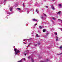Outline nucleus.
<instances>
[{"label": "nucleus", "mask_w": 62, "mask_h": 62, "mask_svg": "<svg viewBox=\"0 0 62 62\" xmlns=\"http://www.w3.org/2000/svg\"><path fill=\"white\" fill-rule=\"evenodd\" d=\"M20 51L19 50H17L16 52V53L15 54H17L18 53H20Z\"/></svg>", "instance_id": "f257e3e1"}, {"label": "nucleus", "mask_w": 62, "mask_h": 62, "mask_svg": "<svg viewBox=\"0 0 62 62\" xmlns=\"http://www.w3.org/2000/svg\"><path fill=\"white\" fill-rule=\"evenodd\" d=\"M32 20L33 21H34L35 22H37V20L35 19H32Z\"/></svg>", "instance_id": "f03ea898"}, {"label": "nucleus", "mask_w": 62, "mask_h": 62, "mask_svg": "<svg viewBox=\"0 0 62 62\" xmlns=\"http://www.w3.org/2000/svg\"><path fill=\"white\" fill-rule=\"evenodd\" d=\"M52 8L53 10H54V7L53 5L52 6Z\"/></svg>", "instance_id": "7ed1b4c3"}, {"label": "nucleus", "mask_w": 62, "mask_h": 62, "mask_svg": "<svg viewBox=\"0 0 62 62\" xmlns=\"http://www.w3.org/2000/svg\"><path fill=\"white\" fill-rule=\"evenodd\" d=\"M59 6H60L59 7V8H60V7H62L61 4H59Z\"/></svg>", "instance_id": "20e7f679"}, {"label": "nucleus", "mask_w": 62, "mask_h": 62, "mask_svg": "<svg viewBox=\"0 0 62 62\" xmlns=\"http://www.w3.org/2000/svg\"><path fill=\"white\" fill-rule=\"evenodd\" d=\"M56 41H57L58 40V38L57 36H56Z\"/></svg>", "instance_id": "39448f33"}, {"label": "nucleus", "mask_w": 62, "mask_h": 62, "mask_svg": "<svg viewBox=\"0 0 62 62\" xmlns=\"http://www.w3.org/2000/svg\"><path fill=\"white\" fill-rule=\"evenodd\" d=\"M60 13H61L60 11H59L58 12L57 14H58L60 15Z\"/></svg>", "instance_id": "423d86ee"}, {"label": "nucleus", "mask_w": 62, "mask_h": 62, "mask_svg": "<svg viewBox=\"0 0 62 62\" xmlns=\"http://www.w3.org/2000/svg\"><path fill=\"white\" fill-rule=\"evenodd\" d=\"M14 50L15 52H17V50H16V49L15 48L14 49Z\"/></svg>", "instance_id": "0eeeda50"}, {"label": "nucleus", "mask_w": 62, "mask_h": 62, "mask_svg": "<svg viewBox=\"0 0 62 62\" xmlns=\"http://www.w3.org/2000/svg\"><path fill=\"white\" fill-rule=\"evenodd\" d=\"M43 32H46V31H45V29H44L43 30Z\"/></svg>", "instance_id": "6e6552de"}, {"label": "nucleus", "mask_w": 62, "mask_h": 62, "mask_svg": "<svg viewBox=\"0 0 62 62\" xmlns=\"http://www.w3.org/2000/svg\"><path fill=\"white\" fill-rule=\"evenodd\" d=\"M46 36H48L49 34V33H46Z\"/></svg>", "instance_id": "1a4fd4ad"}, {"label": "nucleus", "mask_w": 62, "mask_h": 62, "mask_svg": "<svg viewBox=\"0 0 62 62\" xmlns=\"http://www.w3.org/2000/svg\"><path fill=\"white\" fill-rule=\"evenodd\" d=\"M31 60L32 62H34V60H33V58H31Z\"/></svg>", "instance_id": "9d476101"}, {"label": "nucleus", "mask_w": 62, "mask_h": 62, "mask_svg": "<svg viewBox=\"0 0 62 62\" xmlns=\"http://www.w3.org/2000/svg\"><path fill=\"white\" fill-rule=\"evenodd\" d=\"M36 36L37 37H39V36L38 34H37L36 35Z\"/></svg>", "instance_id": "9b49d317"}, {"label": "nucleus", "mask_w": 62, "mask_h": 62, "mask_svg": "<svg viewBox=\"0 0 62 62\" xmlns=\"http://www.w3.org/2000/svg\"><path fill=\"white\" fill-rule=\"evenodd\" d=\"M22 59H21V60L18 61V62H22Z\"/></svg>", "instance_id": "f8f14e48"}, {"label": "nucleus", "mask_w": 62, "mask_h": 62, "mask_svg": "<svg viewBox=\"0 0 62 62\" xmlns=\"http://www.w3.org/2000/svg\"><path fill=\"white\" fill-rule=\"evenodd\" d=\"M62 54V52L60 54H57V55H60V54Z\"/></svg>", "instance_id": "ddd939ff"}, {"label": "nucleus", "mask_w": 62, "mask_h": 62, "mask_svg": "<svg viewBox=\"0 0 62 62\" xmlns=\"http://www.w3.org/2000/svg\"><path fill=\"white\" fill-rule=\"evenodd\" d=\"M17 9L19 10H21V9L20 8H17Z\"/></svg>", "instance_id": "4468645a"}, {"label": "nucleus", "mask_w": 62, "mask_h": 62, "mask_svg": "<svg viewBox=\"0 0 62 62\" xmlns=\"http://www.w3.org/2000/svg\"><path fill=\"white\" fill-rule=\"evenodd\" d=\"M58 20L59 21H62L61 23H62V20H60V19H58Z\"/></svg>", "instance_id": "2eb2a0df"}, {"label": "nucleus", "mask_w": 62, "mask_h": 62, "mask_svg": "<svg viewBox=\"0 0 62 62\" xmlns=\"http://www.w3.org/2000/svg\"><path fill=\"white\" fill-rule=\"evenodd\" d=\"M44 15L45 16V17H46L47 16V15L45 14L44 13Z\"/></svg>", "instance_id": "dca6fc26"}, {"label": "nucleus", "mask_w": 62, "mask_h": 62, "mask_svg": "<svg viewBox=\"0 0 62 62\" xmlns=\"http://www.w3.org/2000/svg\"><path fill=\"white\" fill-rule=\"evenodd\" d=\"M12 10V8H11L10 9V11H11Z\"/></svg>", "instance_id": "f3484780"}, {"label": "nucleus", "mask_w": 62, "mask_h": 62, "mask_svg": "<svg viewBox=\"0 0 62 62\" xmlns=\"http://www.w3.org/2000/svg\"><path fill=\"white\" fill-rule=\"evenodd\" d=\"M50 60L48 59H47V60H46V61H47V62H48V61H49Z\"/></svg>", "instance_id": "a211bd4d"}, {"label": "nucleus", "mask_w": 62, "mask_h": 62, "mask_svg": "<svg viewBox=\"0 0 62 62\" xmlns=\"http://www.w3.org/2000/svg\"><path fill=\"white\" fill-rule=\"evenodd\" d=\"M39 28L40 29H42V27L41 26H39Z\"/></svg>", "instance_id": "6ab92c4d"}, {"label": "nucleus", "mask_w": 62, "mask_h": 62, "mask_svg": "<svg viewBox=\"0 0 62 62\" xmlns=\"http://www.w3.org/2000/svg\"><path fill=\"white\" fill-rule=\"evenodd\" d=\"M36 11L37 12H38V9H36Z\"/></svg>", "instance_id": "aec40b11"}, {"label": "nucleus", "mask_w": 62, "mask_h": 62, "mask_svg": "<svg viewBox=\"0 0 62 62\" xmlns=\"http://www.w3.org/2000/svg\"><path fill=\"white\" fill-rule=\"evenodd\" d=\"M61 48H62V46H61L60 47V49H61Z\"/></svg>", "instance_id": "412c9836"}, {"label": "nucleus", "mask_w": 62, "mask_h": 62, "mask_svg": "<svg viewBox=\"0 0 62 62\" xmlns=\"http://www.w3.org/2000/svg\"><path fill=\"white\" fill-rule=\"evenodd\" d=\"M53 20H55V18H54L53 17Z\"/></svg>", "instance_id": "4be33fe9"}, {"label": "nucleus", "mask_w": 62, "mask_h": 62, "mask_svg": "<svg viewBox=\"0 0 62 62\" xmlns=\"http://www.w3.org/2000/svg\"><path fill=\"white\" fill-rule=\"evenodd\" d=\"M55 35H57V33L56 32L55 33Z\"/></svg>", "instance_id": "5701e85b"}, {"label": "nucleus", "mask_w": 62, "mask_h": 62, "mask_svg": "<svg viewBox=\"0 0 62 62\" xmlns=\"http://www.w3.org/2000/svg\"><path fill=\"white\" fill-rule=\"evenodd\" d=\"M28 58H29V59H30V56L29 57H28Z\"/></svg>", "instance_id": "b1692460"}, {"label": "nucleus", "mask_w": 62, "mask_h": 62, "mask_svg": "<svg viewBox=\"0 0 62 62\" xmlns=\"http://www.w3.org/2000/svg\"><path fill=\"white\" fill-rule=\"evenodd\" d=\"M40 43H38V45H40Z\"/></svg>", "instance_id": "393cba45"}, {"label": "nucleus", "mask_w": 62, "mask_h": 62, "mask_svg": "<svg viewBox=\"0 0 62 62\" xmlns=\"http://www.w3.org/2000/svg\"><path fill=\"white\" fill-rule=\"evenodd\" d=\"M51 21H52V22H53V23H54V21H52V20Z\"/></svg>", "instance_id": "a878e982"}, {"label": "nucleus", "mask_w": 62, "mask_h": 62, "mask_svg": "<svg viewBox=\"0 0 62 62\" xmlns=\"http://www.w3.org/2000/svg\"><path fill=\"white\" fill-rule=\"evenodd\" d=\"M23 6L24 7V3H23Z\"/></svg>", "instance_id": "bb28decb"}, {"label": "nucleus", "mask_w": 62, "mask_h": 62, "mask_svg": "<svg viewBox=\"0 0 62 62\" xmlns=\"http://www.w3.org/2000/svg\"><path fill=\"white\" fill-rule=\"evenodd\" d=\"M37 25V24L36 23L34 25Z\"/></svg>", "instance_id": "cd10ccee"}, {"label": "nucleus", "mask_w": 62, "mask_h": 62, "mask_svg": "<svg viewBox=\"0 0 62 62\" xmlns=\"http://www.w3.org/2000/svg\"><path fill=\"white\" fill-rule=\"evenodd\" d=\"M46 8H48V6H46Z\"/></svg>", "instance_id": "c85d7f7f"}, {"label": "nucleus", "mask_w": 62, "mask_h": 62, "mask_svg": "<svg viewBox=\"0 0 62 62\" xmlns=\"http://www.w3.org/2000/svg\"><path fill=\"white\" fill-rule=\"evenodd\" d=\"M37 44H36V45H35V46H37Z\"/></svg>", "instance_id": "c756f323"}, {"label": "nucleus", "mask_w": 62, "mask_h": 62, "mask_svg": "<svg viewBox=\"0 0 62 62\" xmlns=\"http://www.w3.org/2000/svg\"><path fill=\"white\" fill-rule=\"evenodd\" d=\"M16 51H18V50L17 49H16Z\"/></svg>", "instance_id": "7c9ffc66"}, {"label": "nucleus", "mask_w": 62, "mask_h": 62, "mask_svg": "<svg viewBox=\"0 0 62 62\" xmlns=\"http://www.w3.org/2000/svg\"><path fill=\"white\" fill-rule=\"evenodd\" d=\"M25 56H26V54H25Z\"/></svg>", "instance_id": "2f4dec72"}, {"label": "nucleus", "mask_w": 62, "mask_h": 62, "mask_svg": "<svg viewBox=\"0 0 62 62\" xmlns=\"http://www.w3.org/2000/svg\"><path fill=\"white\" fill-rule=\"evenodd\" d=\"M6 0H5L4 1V2H5L6 1Z\"/></svg>", "instance_id": "473e14b6"}, {"label": "nucleus", "mask_w": 62, "mask_h": 62, "mask_svg": "<svg viewBox=\"0 0 62 62\" xmlns=\"http://www.w3.org/2000/svg\"><path fill=\"white\" fill-rule=\"evenodd\" d=\"M26 40V39H25L24 40V41H25V40Z\"/></svg>", "instance_id": "72a5a7b5"}, {"label": "nucleus", "mask_w": 62, "mask_h": 62, "mask_svg": "<svg viewBox=\"0 0 62 62\" xmlns=\"http://www.w3.org/2000/svg\"><path fill=\"white\" fill-rule=\"evenodd\" d=\"M55 0H52L53 1H54Z\"/></svg>", "instance_id": "f704fd0d"}, {"label": "nucleus", "mask_w": 62, "mask_h": 62, "mask_svg": "<svg viewBox=\"0 0 62 62\" xmlns=\"http://www.w3.org/2000/svg\"><path fill=\"white\" fill-rule=\"evenodd\" d=\"M41 18H43V17H42Z\"/></svg>", "instance_id": "c9c22d12"}, {"label": "nucleus", "mask_w": 62, "mask_h": 62, "mask_svg": "<svg viewBox=\"0 0 62 62\" xmlns=\"http://www.w3.org/2000/svg\"><path fill=\"white\" fill-rule=\"evenodd\" d=\"M31 44V43H29V44Z\"/></svg>", "instance_id": "e433bc0d"}, {"label": "nucleus", "mask_w": 62, "mask_h": 62, "mask_svg": "<svg viewBox=\"0 0 62 62\" xmlns=\"http://www.w3.org/2000/svg\"><path fill=\"white\" fill-rule=\"evenodd\" d=\"M9 14H10V13L9 12Z\"/></svg>", "instance_id": "4c0bfd02"}, {"label": "nucleus", "mask_w": 62, "mask_h": 62, "mask_svg": "<svg viewBox=\"0 0 62 62\" xmlns=\"http://www.w3.org/2000/svg\"><path fill=\"white\" fill-rule=\"evenodd\" d=\"M24 60H25V58H24Z\"/></svg>", "instance_id": "58836bf2"}, {"label": "nucleus", "mask_w": 62, "mask_h": 62, "mask_svg": "<svg viewBox=\"0 0 62 62\" xmlns=\"http://www.w3.org/2000/svg\"><path fill=\"white\" fill-rule=\"evenodd\" d=\"M61 30H62V29H61Z\"/></svg>", "instance_id": "ea45409f"}, {"label": "nucleus", "mask_w": 62, "mask_h": 62, "mask_svg": "<svg viewBox=\"0 0 62 62\" xmlns=\"http://www.w3.org/2000/svg\"><path fill=\"white\" fill-rule=\"evenodd\" d=\"M45 37H46V36H45Z\"/></svg>", "instance_id": "a19ab883"}, {"label": "nucleus", "mask_w": 62, "mask_h": 62, "mask_svg": "<svg viewBox=\"0 0 62 62\" xmlns=\"http://www.w3.org/2000/svg\"><path fill=\"white\" fill-rule=\"evenodd\" d=\"M27 46L28 47V46Z\"/></svg>", "instance_id": "79ce46f5"}]
</instances>
